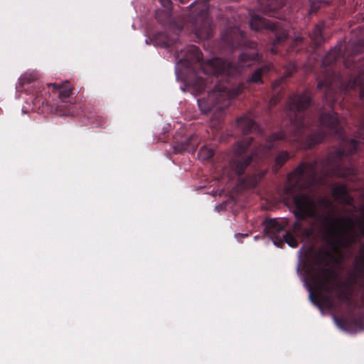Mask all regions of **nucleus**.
<instances>
[{
    "label": "nucleus",
    "mask_w": 364,
    "mask_h": 364,
    "mask_svg": "<svg viewBox=\"0 0 364 364\" xmlns=\"http://www.w3.org/2000/svg\"><path fill=\"white\" fill-rule=\"evenodd\" d=\"M348 48L349 46L339 43L324 56L321 62L323 77L318 82L317 89L323 90L324 100L332 110L320 113L317 122L315 119L306 117L305 111L311 103V97L308 92L294 94L288 99L285 127L267 137L268 151L274 149V144L279 141L288 142L298 149H309L321 144L328 135L340 140L339 147L330 152L319 166L317 161L301 162L287 175L289 192L305 188L307 186L305 178L311 182L318 176L322 179L334 176L346 178L353 172L351 155L364 148V118L358 121L355 137L350 139L345 134L338 115L333 109L338 100V91L358 90L360 99L364 100V58L356 64L351 62L350 58L345 61L346 68L352 66L358 69V75L351 76L347 82L334 69V64L344 57Z\"/></svg>",
    "instance_id": "obj_1"
},
{
    "label": "nucleus",
    "mask_w": 364,
    "mask_h": 364,
    "mask_svg": "<svg viewBox=\"0 0 364 364\" xmlns=\"http://www.w3.org/2000/svg\"><path fill=\"white\" fill-rule=\"evenodd\" d=\"M258 60V53L251 55L242 53L240 55L237 63L216 58L210 59L205 63L202 52L198 47L191 45L186 48V54L179 60V63L194 73L193 77L188 80V84L198 93L205 91L206 80L196 72L197 68H199L200 72L213 75L215 78L216 84L213 90L208 92L206 98L198 99V104L202 112H213L211 122L216 128L220 127L224 111L229 107L231 100L242 92L246 88V85L263 84V75L273 70L274 65L269 63L257 68L245 82L237 85L230 82L231 77L240 75L245 67L250 66L253 61Z\"/></svg>",
    "instance_id": "obj_2"
},
{
    "label": "nucleus",
    "mask_w": 364,
    "mask_h": 364,
    "mask_svg": "<svg viewBox=\"0 0 364 364\" xmlns=\"http://www.w3.org/2000/svg\"><path fill=\"white\" fill-rule=\"evenodd\" d=\"M331 259L332 255L328 251L321 250L314 254L312 262L304 264L305 283L310 299L319 307L325 304L331 308L332 298L323 293L331 294L335 291L341 302L350 306V294L346 289H341V283L338 279L337 273L328 267Z\"/></svg>",
    "instance_id": "obj_3"
},
{
    "label": "nucleus",
    "mask_w": 364,
    "mask_h": 364,
    "mask_svg": "<svg viewBox=\"0 0 364 364\" xmlns=\"http://www.w3.org/2000/svg\"><path fill=\"white\" fill-rule=\"evenodd\" d=\"M296 203L298 208L296 215L299 218L311 217L322 220L323 237L333 251L348 249L360 241V237L355 231V223L351 218L318 214L314 201L304 197H299Z\"/></svg>",
    "instance_id": "obj_4"
},
{
    "label": "nucleus",
    "mask_w": 364,
    "mask_h": 364,
    "mask_svg": "<svg viewBox=\"0 0 364 364\" xmlns=\"http://www.w3.org/2000/svg\"><path fill=\"white\" fill-rule=\"evenodd\" d=\"M299 197H304L305 198H308V200H313L314 203L315 205L316 211L318 213V214H321L319 213L318 208V204L320 203L322 205L325 209L330 210L331 211L333 210L334 206L333 203L328 198L323 197L319 200H318L314 196V194L311 193H299L293 196L292 197V201H293V213L296 218V221H295L292 226H291V232L295 236H298L299 237H301L303 239H310L314 237L315 235V229L313 227L309 228H304L302 222L304 220H306V219H313L317 222L320 223L319 230L321 234L323 235V223L322 220L317 219L315 218L311 217H306L304 219L299 218L296 213L297 212V205H296V200L297 198H299Z\"/></svg>",
    "instance_id": "obj_5"
},
{
    "label": "nucleus",
    "mask_w": 364,
    "mask_h": 364,
    "mask_svg": "<svg viewBox=\"0 0 364 364\" xmlns=\"http://www.w3.org/2000/svg\"><path fill=\"white\" fill-rule=\"evenodd\" d=\"M208 10V0H196L190 6L188 21L193 31L200 39H208L213 36V21Z\"/></svg>",
    "instance_id": "obj_6"
},
{
    "label": "nucleus",
    "mask_w": 364,
    "mask_h": 364,
    "mask_svg": "<svg viewBox=\"0 0 364 364\" xmlns=\"http://www.w3.org/2000/svg\"><path fill=\"white\" fill-rule=\"evenodd\" d=\"M250 28L252 30L259 31L267 30L272 33L274 38L270 52L273 54L279 53L278 47L282 45L288 38V29L284 27V23L279 21H270L259 15H252L250 22Z\"/></svg>",
    "instance_id": "obj_7"
},
{
    "label": "nucleus",
    "mask_w": 364,
    "mask_h": 364,
    "mask_svg": "<svg viewBox=\"0 0 364 364\" xmlns=\"http://www.w3.org/2000/svg\"><path fill=\"white\" fill-rule=\"evenodd\" d=\"M264 232L277 247H282L284 242L291 247L298 246V241L291 230H286L289 226L287 218L267 219L264 221Z\"/></svg>",
    "instance_id": "obj_8"
},
{
    "label": "nucleus",
    "mask_w": 364,
    "mask_h": 364,
    "mask_svg": "<svg viewBox=\"0 0 364 364\" xmlns=\"http://www.w3.org/2000/svg\"><path fill=\"white\" fill-rule=\"evenodd\" d=\"M252 141V137L247 136L236 145L235 157L230 161V164L238 176H242L245 173V169L252 161L253 155L247 154Z\"/></svg>",
    "instance_id": "obj_9"
},
{
    "label": "nucleus",
    "mask_w": 364,
    "mask_h": 364,
    "mask_svg": "<svg viewBox=\"0 0 364 364\" xmlns=\"http://www.w3.org/2000/svg\"><path fill=\"white\" fill-rule=\"evenodd\" d=\"M246 46V35L239 27H228L222 32L220 41V46L222 49L232 51Z\"/></svg>",
    "instance_id": "obj_10"
},
{
    "label": "nucleus",
    "mask_w": 364,
    "mask_h": 364,
    "mask_svg": "<svg viewBox=\"0 0 364 364\" xmlns=\"http://www.w3.org/2000/svg\"><path fill=\"white\" fill-rule=\"evenodd\" d=\"M199 144V139L196 134H192L188 138L181 139L173 143L175 154H181L184 151L193 153Z\"/></svg>",
    "instance_id": "obj_11"
},
{
    "label": "nucleus",
    "mask_w": 364,
    "mask_h": 364,
    "mask_svg": "<svg viewBox=\"0 0 364 364\" xmlns=\"http://www.w3.org/2000/svg\"><path fill=\"white\" fill-rule=\"evenodd\" d=\"M286 0H259V9L269 16L278 18L279 10L285 4Z\"/></svg>",
    "instance_id": "obj_12"
},
{
    "label": "nucleus",
    "mask_w": 364,
    "mask_h": 364,
    "mask_svg": "<svg viewBox=\"0 0 364 364\" xmlns=\"http://www.w3.org/2000/svg\"><path fill=\"white\" fill-rule=\"evenodd\" d=\"M48 90L52 89V92L58 95L61 102H65V100L70 97L73 93V87L70 82L65 81L61 84L49 83L46 85Z\"/></svg>",
    "instance_id": "obj_13"
},
{
    "label": "nucleus",
    "mask_w": 364,
    "mask_h": 364,
    "mask_svg": "<svg viewBox=\"0 0 364 364\" xmlns=\"http://www.w3.org/2000/svg\"><path fill=\"white\" fill-rule=\"evenodd\" d=\"M333 197L341 203L351 205L353 203V198L349 195L348 188L345 184L334 185L332 188Z\"/></svg>",
    "instance_id": "obj_14"
},
{
    "label": "nucleus",
    "mask_w": 364,
    "mask_h": 364,
    "mask_svg": "<svg viewBox=\"0 0 364 364\" xmlns=\"http://www.w3.org/2000/svg\"><path fill=\"white\" fill-rule=\"evenodd\" d=\"M236 125L243 135H248L252 130L257 129V125L249 114L238 117Z\"/></svg>",
    "instance_id": "obj_15"
},
{
    "label": "nucleus",
    "mask_w": 364,
    "mask_h": 364,
    "mask_svg": "<svg viewBox=\"0 0 364 364\" xmlns=\"http://www.w3.org/2000/svg\"><path fill=\"white\" fill-rule=\"evenodd\" d=\"M325 24L323 22L317 23L311 33H310V38L315 47L320 46L324 41L323 36V31L324 29Z\"/></svg>",
    "instance_id": "obj_16"
},
{
    "label": "nucleus",
    "mask_w": 364,
    "mask_h": 364,
    "mask_svg": "<svg viewBox=\"0 0 364 364\" xmlns=\"http://www.w3.org/2000/svg\"><path fill=\"white\" fill-rule=\"evenodd\" d=\"M156 43L164 48H169L174 45V40L171 39L166 33L158 32L154 36Z\"/></svg>",
    "instance_id": "obj_17"
},
{
    "label": "nucleus",
    "mask_w": 364,
    "mask_h": 364,
    "mask_svg": "<svg viewBox=\"0 0 364 364\" xmlns=\"http://www.w3.org/2000/svg\"><path fill=\"white\" fill-rule=\"evenodd\" d=\"M289 159L290 154L287 151H280L275 157L274 171H278Z\"/></svg>",
    "instance_id": "obj_18"
},
{
    "label": "nucleus",
    "mask_w": 364,
    "mask_h": 364,
    "mask_svg": "<svg viewBox=\"0 0 364 364\" xmlns=\"http://www.w3.org/2000/svg\"><path fill=\"white\" fill-rule=\"evenodd\" d=\"M39 74L37 72H27L23 74L19 78V84L23 86L24 85H28L37 80Z\"/></svg>",
    "instance_id": "obj_19"
},
{
    "label": "nucleus",
    "mask_w": 364,
    "mask_h": 364,
    "mask_svg": "<svg viewBox=\"0 0 364 364\" xmlns=\"http://www.w3.org/2000/svg\"><path fill=\"white\" fill-rule=\"evenodd\" d=\"M310 4L309 14H316L318 10L322 7L328 5V2L326 0H308Z\"/></svg>",
    "instance_id": "obj_20"
},
{
    "label": "nucleus",
    "mask_w": 364,
    "mask_h": 364,
    "mask_svg": "<svg viewBox=\"0 0 364 364\" xmlns=\"http://www.w3.org/2000/svg\"><path fill=\"white\" fill-rule=\"evenodd\" d=\"M213 150L207 146L200 148L198 152V158L202 161H207L211 159L213 156Z\"/></svg>",
    "instance_id": "obj_21"
},
{
    "label": "nucleus",
    "mask_w": 364,
    "mask_h": 364,
    "mask_svg": "<svg viewBox=\"0 0 364 364\" xmlns=\"http://www.w3.org/2000/svg\"><path fill=\"white\" fill-rule=\"evenodd\" d=\"M356 272L353 274V280L355 282L358 279H364V267L360 264H355Z\"/></svg>",
    "instance_id": "obj_22"
},
{
    "label": "nucleus",
    "mask_w": 364,
    "mask_h": 364,
    "mask_svg": "<svg viewBox=\"0 0 364 364\" xmlns=\"http://www.w3.org/2000/svg\"><path fill=\"white\" fill-rule=\"evenodd\" d=\"M296 72V66L294 63H289L285 70L284 77H291L294 73Z\"/></svg>",
    "instance_id": "obj_23"
},
{
    "label": "nucleus",
    "mask_w": 364,
    "mask_h": 364,
    "mask_svg": "<svg viewBox=\"0 0 364 364\" xmlns=\"http://www.w3.org/2000/svg\"><path fill=\"white\" fill-rule=\"evenodd\" d=\"M107 119L102 117V116H96L95 117V122H93V123L97 126V127H104L107 124Z\"/></svg>",
    "instance_id": "obj_24"
},
{
    "label": "nucleus",
    "mask_w": 364,
    "mask_h": 364,
    "mask_svg": "<svg viewBox=\"0 0 364 364\" xmlns=\"http://www.w3.org/2000/svg\"><path fill=\"white\" fill-rule=\"evenodd\" d=\"M63 107L64 105H58L56 107V111L62 115H68L70 112V109H67L66 110H63Z\"/></svg>",
    "instance_id": "obj_25"
},
{
    "label": "nucleus",
    "mask_w": 364,
    "mask_h": 364,
    "mask_svg": "<svg viewBox=\"0 0 364 364\" xmlns=\"http://www.w3.org/2000/svg\"><path fill=\"white\" fill-rule=\"evenodd\" d=\"M283 80H284V79L282 78V79H280V80H276L275 82H274V83L272 84L273 89L276 90L281 85V83L282 82Z\"/></svg>",
    "instance_id": "obj_26"
},
{
    "label": "nucleus",
    "mask_w": 364,
    "mask_h": 364,
    "mask_svg": "<svg viewBox=\"0 0 364 364\" xmlns=\"http://www.w3.org/2000/svg\"><path fill=\"white\" fill-rule=\"evenodd\" d=\"M361 47L358 45H355V48L352 51V53L350 55H356L358 53L360 52Z\"/></svg>",
    "instance_id": "obj_27"
},
{
    "label": "nucleus",
    "mask_w": 364,
    "mask_h": 364,
    "mask_svg": "<svg viewBox=\"0 0 364 364\" xmlns=\"http://www.w3.org/2000/svg\"><path fill=\"white\" fill-rule=\"evenodd\" d=\"M264 176V173H259L257 176H255V184H257L258 181H259Z\"/></svg>",
    "instance_id": "obj_28"
},
{
    "label": "nucleus",
    "mask_w": 364,
    "mask_h": 364,
    "mask_svg": "<svg viewBox=\"0 0 364 364\" xmlns=\"http://www.w3.org/2000/svg\"><path fill=\"white\" fill-rule=\"evenodd\" d=\"M279 100L278 97H277V96H273V97L271 98V100H270V103H271L272 105H276V104L278 102V101H279Z\"/></svg>",
    "instance_id": "obj_29"
},
{
    "label": "nucleus",
    "mask_w": 364,
    "mask_h": 364,
    "mask_svg": "<svg viewBox=\"0 0 364 364\" xmlns=\"http://www.w3.org/2000/svg\"><path fill=\"white\" fill-rule=\"evenodd\" d=\"M359 229L360 232V235L364 237V223H362L359 225Z\"/></svg>",
    "instance_id": "obj_30"
},
{
    "label": "nucleus",
    "mask_w": 364,
    "mask_h": 364,
    "mask_svg": "<svg viewBox=\"0 0 364 364\" xmlns=\"http://www.w3.org/2000/svg\"><path fill=\"white\" fill-rule=\"evenodd\" d=\"M302 42V38L299 37V38H296L295 39V44L296 45H299V43H301Z\"/></svg>",
    "instance_id": "obj_31"
},
{
    "label": "nucleus",
    "mask_w": 364,
    "mask_h": 364,
    "mask_svg": "<svg viewBox=\"0 0 364 364\" xmlns=\"http://www.w3.org/2000/svg\"><path fill=\"white\" fill-rule=\"evenodd\" d=\"M360 287L362 290V292H363V297L364 299V282H362L360 284Z\"/></svg>",
    "instance_id": "obj_32"
}]
</instances>
